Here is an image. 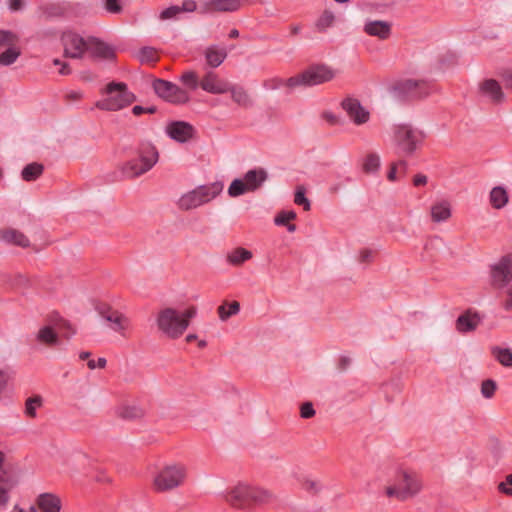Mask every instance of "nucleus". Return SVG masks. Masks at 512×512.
<instances>
[{"instance_id": "nucleus-1", "label": "nucleus", "mask_w": 512, "mask_h": 512, "mask_svg": "<svg viewBox=\"0 0 512 512\" xmlns=\"http://www.w3.org/2000/svg\"><path fill=\"white\" fill-rule=\"evenodd\" d=\"M422 476L411 469H400L395 473L393 483L387 485L384 494L389 499L405 502L417 497L423 490Z\"/></svg>"}, {"instance_id": "nucleus-2", "label": "nucleus", "mask_w": 512, "mask_h": 512, "mask_svg": "<svg viewBox=\"0 0 512 512\" xmlns=\"http://www.w3.org/2000/svg\"><path fill=\"white\" fill-rule=\"evenodd\" d=\"M197 314V308L190 306L183 311L172 307L161 309L156 316L158 330L166 337L177 339L184 334L189 326L190 320Z\"/></svg>"}, {"instance_id": "nucleus-3", "label": "nucleus", "mask_w": 512, "mask_h": 512, "mask_svg": "<svg viewBox=\"0 0 512 512\" xmlns=\"http://www.w3.org/2000/svg\"><path fill=\"white\" fill-rule=\"evenodd\" d=\"M158 159L156 147L151 142H141L136 150V157L123 164L122 173L127 178L139 177L150 171Z\"/></svg>"}, {"instance_id": "nucleus-4", "label": "nucleus", "mask_w": 512, "mask_h": 512, "mask_svg": "<svg viewBox=\"0 0 512 512\" xmlns=\"http://www.w3.org/2000/svg\"><path fill=\"white\" fill-rule=\"evenodd\" d=\"M223 190L221 182H214L197 186L182 194L177 200V207L182 211H190L216 198Z\"/></svg>"}, {"instance_id": "nucleus-5", "label": "nucleus", "mask_w": 512, "mask_h": 512, "mask_svg": "<svg viewBox=\"0 0 512 512\" xmlns=\"http://www.w3.org/2000/svg\"><path fill=\"white\" fill-rule=\"evenodd\" d=\"M336 74V71L326 64H314L300 74L286 79L285 83L290 89L300 86L311 87L333 80Z\"/></svg>"}, {"instance_id": "nucleus-6", "label": "nucleus", "mask_w": 512, "mask_h": 512, "mask_svg": "<svg viewBox=\"0 0 512 512\" xmlns=\"http://www.w3.org/2000/svg\"><path fill=\"white\" fill-rule=\"evenodd\" d=\"M188 476V467L183 463L163 466L154 476L153 486L158 492H166L182 486Z\"/></svg>"}, {"instance_id": "nucleus-7", "label": "nucleus", "mask_w": 512, "mask_h": 512, "mask_svg": "<svg viewBox=\"0 0 512 512\" xmlns=\"http://www.w3.org/2000/svg\"><path fill=\"white\" fill-rule=\"evenodd\" d=\"M106 96L95 103V106L104 111H118L135 101L125 83L111 82L105 88Z\"/></svg>"}, {"instance_id": "nucleus-8", "label": "nucleus", "mask_w": 512, "mask_h": 512, "mask_svg": "<svg viewBox=\"0 0 512 512\" xmlns=\"http://www.w3.org/2000/svg\"><path fill=\"white\" fill-rule=\"evenodd\" d=\"M423 139V133L410 125L403 124L394 128V144L399 155H412Z\"/></svg>"}, {"instance_id": "nucleus-9", "label": "nucleus", "mask_w": 512, "mask_h": 512, "mask_svg": "<svg viewBox=\"0 0 512 512\" xmlns=\"http://www.w3.org/2000/svg\"><path fill=\"white\" fill-rule=\"evenodd\" d=\"M267 178L268 174L264 169H251L244 174L243 178H236L231 182L228 195L235 198L245 193L254 192L263 185Z\"/></svg>"}, {"instance_id": "nucleus-10", "label": "nucleus", "mask_w": 512, "mask_h": 512, "mask_svg": "<svg viewBox=\"0 0 512 512\" xmlns=\"http://www.w3.org/2000/svg\"><path fill=\"white\" fill-rule=\"evenodd\" d=\"M153 89L160 98L172 104H186L190 100L186 90L167 80L156 79L153 82Z\"/></svg>"}, {"instance_id": "nucleus-11", "label": "nucleus", "mask_w": 512, "mask_h": 512, "mask_svg": "<svg viewBox=\"0 0 512 512\" xmlns=\"http://www.w3.org/2000/svg\"><path fill=\"white\" fill-rule=\"evenodd\" d=\"M491 283L497 289L505 288L512 281V253L501 256L490 266Z\"/></svg>"}, {"instance_id": "nucleus-12", "label": "nucleus", "mask_w": 512, "mask_h": 512, "mask_svg": "<svg viewBox=\"0 0 512 512\" xmlns=\"http://www.w3.org/2000/svg\"><path fill=\"white\" fill-rule=\"evenodd\" d=\"M56 330L63 332V336L66 338H70L76 332L68 321L60 319L55 323V328L49 325L40 328L36 340L47 346H55L59 343V335Z\"/></svg>"}, {"instance_id": "nucleus-13", "label": "nucleus", "mask_w": 512, "mask_h": 512, "mask_svg": "<svg viewBox=\"0 0 512 512\" xmlns=\"http://www.w3.org/2000/svg\"><path fill=\"white\" fill-rule=\"evenodd\" d=\"M225 501L235 509L251 510V485L238 483L226 493Z\"/></svg>"}, {"instance_id": "nucleus-14", "label": "nucleus", "mask_w": 512, "mask_h": 512, "mask_svg": "<svg viewBox=\"0 0 512 512\" xmlns=\"http://www.w3.org/2000/svg\"><path fill=\"white\" fill-rule=\"evenodd\" d=\"M61 40L64 46V53L67 57L80 59L87 50L86 43L88 42V38L84 39L75 32H64Z\"/></svg>"}, {"instance_id": "nucleus-15", "label": "nucleus", "mask_w": 512, "mask_h": 512, "mask_svg": "<svg viewBox=\"0 0 512 512\" xmlns=\"http://www.w3.org/2000/svg\"><path fill=\"white\" fill-rule=\"evenodd\" d=\"M341 106L355 125H363L370 119V112L356 98H345Z\"/></svg>"}, {"instance_id": "nucleus-16", "label": "nucleus", "mask_w": 512, "mask_h": 512, "mask_svg": "<svg viewBox=\"0 0 512 512\" xmlns=\"http://www.w3.org/2000/svg\"><path fill=\"white\" fill-rule=\"evenodd\" d=\"M166 134L176 142L185 143L194 137V127L185 121H173L167 124Z\"/></svg>"}, {"instance_id": "nucleus-17", "label": "nucleus", "mask_w": 512, "mask_h": 512, "mask_svg": "<svg viewBox=\"0 0 512 512\" xmlns=\"http://www.w3.org/2000/svg\"><path fill=\"white\" fill-rule=\"evenodd\" d=\"M100 314L103 319L109 322L111 330L119 333L123 337L127 336V331L131 328V320L126 315L111 309L102 311Z\"/></svg>"}, {"instance_id": "nucleus-18", "label": "nucleus", "mask_w": 512, "mask_h": 512, "mask_svg": "<svg viewBox=\"0 0 512 512\" xmlns=\"http://www.w3.org/2000/svg\"><path fill=\"white\" fill-rule=\"evenodd\" d=\"M5 453L0 450V510H4L10 499V491L16 485V481L3 468Z\"/></svg>"}, {"instance_id": "nucleus-19", "label": "nucleus", "mask_w": 512, "mask_h": 512, "mask_svg": "<svg viewBox=\"0 0 512 512\" xmlns=\"http://www.w3.org/2000/svg\"><path fill=\"white\" fill-rule=\"evenodd\" d=\"M200 87L211 94H224L228 92L229 83L220 79L213 71H208L200 81Z\"/></svg>"}, {"instance_id": "nucleus-20", "label": "nucleus", "mask_w": 512, "mask_h": 512, "mask_svg": "<svg viewBox=\"0 0 512 512\" xmlns=\"http://www.w3.org/2000/svg\"><path fill=\"white\" fill-rule=\"evenodd\" d=\"M479 92L482 96L490 99L495 104L502 103L505 95L498 81L495 79H485L479 84Z\"/></svg>"}, {"instance_id": "nucleus-21", "label": "nucleus", "mask_w": 512, "mask_h": 512, "mask_svg": "<svg viewBox=\"0 0 512 512\" xmlns=\"http://www.w3.org/2000/svg\"><path fill=\"white\" fill-rule=\"evenodd\" d=\"M481 322L482 316L478 312L467 310L457 318L455 326L458 332L468 333L476 330Z\"/></svg>"}, {"instance_id": "nucleus-22", "label": "nucleus", "mask_w": 512, "mask_h": 512, "mask_svg": "<svg viewBox=\"0 0 512 512\" xmlns=\"http://www.w3.org/2000/svg\"><path fill=\"white\" fill-rule=\"evenodd\" d=\"M397 89L411 98H421L428 95V85L424 81H417L413 79H408L402 81L397 86Z\"/></svg>"}, {"instance_id": "nucleus-23", "label": "nucleus", "mask_w": 512, "mask_h": 512, "mask_svg": "<svg viewBox=\"0 0 512 512\" xmlns=\"http://www.w3.org/2000/svg\"><path fill=\"white\" fill-rule=\"evenodd\" d=\"M35 503L41 512H61L62 510V500L60 496L54 493H40Z\"/></svg>"}, {"instance_id": "nucleus-24", "label": "nucleus", "mask_w": 512, "mask_h": 512, "mask_svg": "<svg viewBox=\"0 0 512 512\" xmlns=\"http://www.w3.org/2000/svg\"><path fill=\"white\" fill-rule=\"evenodd\" d=\"M86 46V51H89L95 57L107 60L113 59L115 57L114 49L96 37H88Z\"/></svg>"}, {"instance_id": "nucleus-25", "label": "nucleus", "mask_w": 512, "mask_h": 512, "mask_svg": "<svg viewBox=\"0 0 512 512\" xmlns=\"http://www.w3.org/2000/svg\"><path fill=\"white\" fill-rule=\"evenodd\" d=\"M0 241L21 248L30 246L28 237L23 232L13 228L0 229Z\"/></svg>"}, {"instance_id": "nucleus-26", "label": "nucleus", "mask_w": 512, "mask_h": 512, "mask_svg": "<svg viewBox=\"0 0 512 512\" xmlns=\"http://www.w3.org/2000/svg\"><path fill=\"white\" fill-rule=\"evenodd\" d=\"M364 31L370 36L385 40L391 34V24L381 20L369 21L365 23Z\"/></svg>"}, {"instance_id": "nucleus-27", "label": "nucleus", "mask_w": 512, "mask_h": 512, "mask_svg": "<svg viewBox=\"0 0 512 512\" xmlns=\"http://www.w3.org/2000/svg\"><path fill=\"white\" fill-rule=\"evenodd\" d=\"M431 219L435 223L447 221L451 215V205L447 200H440L433 203L430 207Z\"/></svg>"}, {"instance_id": "nucleus-28", "label": "nucleus", "mask_w": 512, "mask_h": 512, "mask_svg": "<svg viewBox=\"0 0 512 512\" xmlns=\"http://www.w3.org/2000/svg\"><path fill=\"white\" fill-rule=\"evenodd\" d=\"M252 257L253 254L250 250L243 247H237L227 253L226 262L231 266L239 267L245 262L251 260Z\"/></svg>"}, {"instance_id": "nucleus-29", "label": "nucleus", "mask_w": 512, "mask_h": 512, "mask_svg": "<svg viewBox=\"0 0 512 512\" xmlns=\"http://www.w3.org/2000/svg\"><path fill=\"white\" fill-rule=\"evenodd\" d=\"M204 56L207 64L210 67L217 68L226 59L227 52L224 48H219L216 45H211L205 49Z\"/></svg>"}, {"instance_id": "nucleus-30", "label": "nucleus", "mask_w": 512, "mask_h": 512, "mask_svg": "<svg viewBox=\"0 0 512 512\" xmlns=\"http://www.w3.org/2000/svg\"><path fill=\"white\" fill-rule=\"evenodd\" d=\"M489 202L494 209L500 210L509 202V194L504 186H495L489 193Z\"/></svg>"}, {"instance_id": "nucleus-31", "label": "nucleus", "mask_w": 512, "mask_h": 512, "mask_svg": "<svg viewBox=\"0 0 512 512\" xmlns=\"http://www.w3.org/2000/svg\"><path fill=\"white\" fill-rule=\"evenodd\" d=\"M252 508L268 504L274 500V495L268 489L251 485Z\"/></svg>"}, {"instance_id": "nucleus-32", "label": "nucleus", "mask_w": 512, "mask_h": 512, "mask_svg": "<svg viewBox=\"0 0 512 512\" xmlns=\"http://www.w3.org/2000/svg\"><path fill=\"white\" fill-rule=\"evenodd\" d=\"M492 357L503 367H512V349L501 346H492L490 348Z\"/></svg>"}, {"instance_id": "nucleus-33", "label": "nucleus", "mask_w": 512, "mask_h": 512, "mask_svg": "<svg viewBox=\"0 0 512 512\" xmlns=\"http://www.w3.org/2000/svg\"><path fill=\"white\" fill-rule=\"evenodd\" d=\"M117 415L123 419L136 420L145 415V410L136 404L121 405L117 408Z\"/></svg>"}, {"instance_id": "nucleus-34", "label": "nucleus", "mask_w": 512, "mask_h": 512, "mask_svg": "<svg viewBox=\"0 0 512 512\" xmlns=\"http://www.w3.org/2000/svg\"><path fill=\"white\" fill-rule=\"evenodd\" d=\"M228 92L231 93L232 100L242 107H250L252 101L247 91L241 86L229 84Z\"/></svg>"}, {"instance_id": "nucleus-35", "label": "nucleus", "mask_w": 512, "mask_h": 512, "mask_svg": "<svg viewBox=\"0 0 512 512\" xmlns=\"http://www.w3.org/2000/svg\"><path fill=\"white\" fill-rule=\"evenodd\" d=\"M335 19V14L331 10H324L315 22L316 30L320 33L326 32L334 25Z\"/></svg>"}, {"instance_id": "nucleus-36", "label": "nucleus", "mask_w": 512, "mask_h": 512, "mask_svg": "<svg viewBox=\"0 0 512 512\" xmlns=\"http://www.w3.org/2000/svg\"><path fill=\"white\" fill-rule=\"evenodd\" d=\"M44 167L39 163H30L26 165L22 172L21 177L24 181L31 182L39 178L43 173Z\"/></svg>"}, {"instance_id": "nucleus-37", "label": "nucleus", "mask_w": 512, "mask_h": 512, "mask_svg": "<svg viewBox=\"0 0 512 512\" xmlns=\"http://www.w3.org/2000/svg\"><path fill=\"white\" fill-rule=\"evenodd\" d=\"M219 318L222 321H226L231 316H234L240 311V304L237 301H233L231 303H224L220 305L217 309Z\"/></svg>"}, {"instance_id": "nucleus-38", "label": "nucleus", "mask_w": 512, "mask_h": 512, "mask_svg": "<svg viewBox=\"0 0 512 512\" xmlns=\"http://www.w3.org/2000/svg\"><path fill=\"white\" fill-rule=\"evenodd\" d=\"M43 398L40 395L29 397L25 402V414L30 418L37 417V409L42 407Z\"/></svg>"}, {"instance_id": "nucleus-39", "label": "nucleus", "mask_w": 512, "mask_h": 512, "mask_svg": "<svg viewBox=\"0 0 512 512\" xmlns=\"http://www.w3.org/2000/svg\"><path fill=\"white\" fill-rule=\"evenodd\" d=\"M380 167V157L376 153H369L363 159L362 169L366 173H375Z\"/></svg>"}, {"instance_id": "nucleus-40", "label": "nucleus", "mask_w": 512, "mask_h": 512, "mask_svg": "<svg viewBox=\"0 0 512 512\" xmlns=\"http://www.w3.org/2000/svg\"><path fill=\"white\" fill-rule=\"evenodd\" d=\"M21 52L16 47H9L0 54V65L9 66L13 64L20 56Z\"/></svg>"}, {"instance_id": "nucleus-41", "label": "nucleus", "mask_w": 512, "mask_h": 512, "mask_svg": "<svg viewBox=\"0 0 512 512\" xmlns=\"http://www.w3.org/2000/svg\"><path fill=\"white\" fill-rule=\"evenodd\" d=\"M180 81L184 86L191 90H196L200 86L198 75L195 71L192 70L185 71L180 76Z\"/></svg>"}, {"instance_id": "nucleus-42", "label": "nucleus", "mask_w": 512, "mask_h": 512, "mask_svg": "<svg viewBox=\"0 0 512 512\" xmlns=\"http://www.w3.org/2000/svg\"><path fill=\"white\" fill-rule=\"evenodd\" d=\"M217 12H235L241 7V0H216Z\"/></svg>"}, {"instance_id": "nucleus-43", "label": "nucleus", "mask_w": 512, "mask_h": 512, "mask_svg": "<svg viewBox=\"0 0 512 512\" xmlns=\"http://www.w3.org/2000/svg\"><path fill=\"white\" fill-rule=\"evenodd\" d=\"M138 58L141 63H153L158 59L157 51L153 47H143L138 52Z\"/></svg>"}, {"instance_id": "nucleus-44", "label": "nucleus", "mask_w": 512, "mask_h": 512, "mask_svg": "<svg viewBox=\"0 0 512 512\" xmlns=\"http://www.w3.org/2000/svg\"><path fill=\"white\" fill-rule=\"evenodd\" d=\"M301 487L304 491L311 495H316L320 492L322 486L318 480L306 478L302 481Z\"/></svg>"}, {"instance_id": "nucleus-45", "label": "nucleus", "mask_w": 512, "mask_h": 512, "mask_svg": "<svg viewBox=\"0 0 512 512\" xmlns=\"http://www.w3.org/2000/svg\"><path fill=\"white\" fill-rule=\"evenodd\" d=\"M497 385L494 380L487 379L481 384V394L484 398L490 399L495 394Z\"/></svg>"}, {"instance_id": "nucleus-46", "label": "nucleus", "mask_w": 512, "mask_h": 512, "mask_svg": "<svg viewBox=\"0 0 512 512\" xmlns=\"http://www.w3.org/2000/svg\"><path fill=\"white\" fill-rule=\"evenodd\" d=\"M294 202L297 205L303 206L305 211L310 210L311 204L310 201L305 196V189L303 187H298L295 193Z\"/></svg>"}, {"instance_id": "nucleus-47", "label": "nucleus", "mask_w": 512, "mask_h": 512, "mask_svg": "<svg viewBox=\"0 0 512 512\" xmlns=\"http://www.w3.org/2000/svg\"><path fill=\"white\" fill-rule=\"evenodd\" d=\"M296 218V213L294 211H282L280 212L274 219L276 225L284 226L287 225L289 221Z\"/></svg>"}, {"instance_id": "nucleus-48", "label": "nucleus", "mask_w": 512, "mask_h": 512, "mask_svg": "<svg viewBox=\"0 0 512 512\" xmlns=\"http://www.w3.org/2000/svg\"><path fill=\"white\" fill-rule=\"evenodd\" d=\"M502 306L506 311H512V284L503 288Z\"/></svg>"}, {"instance_id": "nucleus-49", "label": "nucleus", "mask_w": 512, "mask_h": 512, "mask_svg": "<svg viewBox=\"0 0 512 512\" xmlns=\"http://www.w3.org/2000/svg\"><path fill=\"white\" fill-rule=\"evenodd\" d=\"M18 36L9 30H0V45L14 44Z\"/></svg>"}, {"instance_id": "nucleus-50", "label": "nucleus", "mask_w": 512, "mask_h": 512, "mask_svg": "<svg viewBox=\"0 0 512 512\" xmlns=\"http://www.w3.org/2000/svg\"><path fill=\"white\" fill-rule=\"evenodd\" d=\"M181 13L180 6H170L160 14V19L168 20L177 17Z\"/></svg>"}, {"instance_id": "nucleus-51", "label": "nucleus", "mask_w": 512, "mask_h": 512, "mask_svg": "<svg viewBox=\"0 0 512 512\" xmlns=\"http://www.w3.org/2000/svg\"><path fill=\"white\" fill-rule=\"evenodd\" d=\"M104 8L111 14H119L122 11V6L119 0H105Z\"/></svg>"}, {"instance_id": "nucleus-52", "label": "nucleus", "mask_w": 512, "mask_h": 512, "mask_svg": "<svg viewBox=\"0 0 512 512\" xmlns=\"http://www.w3.org/2000/svg\"><path fill=\"white\" fill-rule=\"evenodd\" d=\"M300 415L304 419L313 417L315 415V410L313 408L312 403L306 402L302 404L300 408Z\"/></svg>"}, {"instance_id": "nucleus-53", "label": "nucleus", "mask_w": 512, "mask_h": 512, "mask_svg": "<svg viewBox=\"0 0 512 512\" xmlns=\"http://www.w3.org/2000/svg\"><path fill=\"white\" fill-rule=\"evenodd\" d=\"M216 0H208L201 4L199 12L201 14H210L217 12L215 6Z\"/></svg>"}, {"instance_id": "nucleus-54", "label": "nucleus", "mask_w": 512, "mask_h": 512, "mask_svg": "<svg viewBox=\"0 0 512 512\" xmlns=\"http://www.w3.org/2000/svg\"><path fill=\"white\" fill-rule=\"evenodd\" d=\"M399 166H400V167H403V169H405V168H406V166H407L406 161H404V160H400L399 162L394 163V164L391 166V168H390V170H389V172H388V174H387V178H388L390 181H396V180H397L396 173H397V168H398Z\"/></svg>"}, {"instance_id": "nucleus-55", "label": "nucleus", "mask_w": 512, "mask_h": 512, "mask_svg": "<svg viewBox=\"0 0 512 512\" xmlns=\"http://www.w3.org/2000/svg\"><path fill=\"white\" fill-rule=\"evenodd\" d=\"M286 80L284 79H281V78H274V79H271L269 81H266L265 82V87L269 88V89H277V88H280L282 86H286Z\"/></svg>"}, {"instance_id": "nucleus-56", "label": "nucleus", "mask_w": 512, "mask_h": 512, "mask_svg": "<svg viewBox=\"0 0 512 512\" xmlns=\"http://www.w3.org/2000/svg\"><path fill=\"white\" fill-rule=\"evenodd\" d=\"M197 9V4L194 0H184L180 6L181 12H194Z\"/></svg>"}, {"instance_id": "nucleus-57", "label": "nucleus", "mask_w": 512, "mask_h": 512, "mask_svg": "<svg viewBox=\"0 0 512 512\" xmlns=\"http://www.w3.org/2000/svg\"><path fill=\"white\" fill-rule=\"evenodd\" d=\"M500 77L502 78L505 87L508 89H512V71L511 70H505L500 73Z\"/></svg>"}, {"instance_id": "nucleus-58", "label": "nucleus", "mask_w": 512, "mask_h": 512, "mask_svg": "<svg viewBox=\"0 0 512 512\" xmlns=\"http://www.w3.org/2000/svg\"><path fill=\"white\" fill-rule=\"evenodd\" d=\"M106 363H107L106 359L103 357H100V358H98L97 361L89 360L87 363V366L89 367V369L94 370L96 368H104L106 366Z\"/></svg>"}, {"instance_id": "nucleus-59", "label": "nucleus", "mask_w": 512, "mask_h": 512, "mask_svg": "<svg viewBox=\"0 0 512 512\" xmlns=\"http://www.w3.org/2000/svg\"><path fill=\"white\" fill-rule=\"evenodd\" d=\"M373 251L370 250V249H363L361 252H360V255H359V260L360 262L362 263H369L372 261L373 259Z\"/></svg>"}, {"instance_id": "nucleus-60", "label": "nucleus", "mask_w": 512, "mask_h": 512, "mask_svg": "<svg viewBox=\"0 0 512 512\" xmlns=\"http://www.w3.org/2000/svg\"><path fill=\"white\" fill-rule=\"evenodd\" d=\"M24 0H10L9 9L11 11H19L23 8Z\"/></svg>"}, {"instance_id": "nucleus-61", "label": "nucleus", "mask_w": 512, "mask_h": 512, "mask_svg": "<svg viewBox=\"0 0 512 512\" xmlns=\"http://www.w3.org/2000/svg\"><path fill=\"white\" fill-rule=\"evenodd\" d=\"M427 181H428L427 176L424 174H417L413 178V184L415 186L425 185L427 183Z\"/></svg>"}, {"instance_id": "nucleus-62", "label": "nucleus", "mask_w": 512, "mask_h": 512, "mask_svg": "<svg viewBox=\"0 0 512 512\" xmlns=\"http://www.w3.org/2000/svg\"><path fill=\"white\" fill-rule=\"evenodd\" d=\"M498 490L507 496H512V488L505 481L498 484Z\"/></svg>"}, {"instance_id": "nucleus-63", "label": "nucleus", "mask_w": 512, "mask_h": 512, "mask_svg": "<svg viewBox=\"0 0 512 512\" xmlns=\"http://www.w3.org/2000/svg\"><path fill=\"white\" fill-rule=\"evenodd\" d=\"M8 376L7 374L0 370V392H2L7 384Z\"/></svg>"}, {"instance_id": "nucleus-64", "label": "nucleus", "mask_w": 512, "mask_h": 512, "mask_svg": "<svg viewBox=\"0 0 512 512\" xmlns=\"http://www.w3.org/2000/svg\"><path fill=\"white\" fill-rule=\"evenodd\" d=\"M132 113L135 115V116H139L143 113H145V107L143 106H140V105H136L132 108Z\"/></svg>"}]
</instances>
